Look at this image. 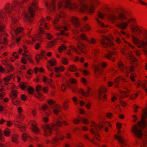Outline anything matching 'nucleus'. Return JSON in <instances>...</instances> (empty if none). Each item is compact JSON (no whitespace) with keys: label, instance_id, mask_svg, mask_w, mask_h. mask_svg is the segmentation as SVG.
<instances>
[{"label":"nucleus","instance_id":"4c0bfd02","mask_svg":"<svg viewBox=\"0 0 147 147\" xmlns=\"http://www.w3.org/2000/svg\"><path fill=\"white\" fill-rule=\"evenodd\" d=\"M3 133L5 136L9 137L10 135L11 131L9 129L7 128L4 130Z\"/></svg>","mask_w":147,"mask_h":147},{"label":"nucleus","instance_id":"f8f14e48","mask_svg":"<svg viewBox=\"0 0 147 147\" xmlns=\"http://www.w3.org/2000/svg\"><path fill=\"white\" fill-rule=\"evenodd\" d=\"M91 133L95 135V137L97 141H99L100 140V135L96 133L97 131V126L96 124L93 121L91 122V125L90 129Z\"/></svg>","mask_w":147,"mask_h":147},{"label":"nucleus","instance_id":"13d9d810","mask_svg":"<svg viewBox=\"0 0 147 147\" xmlns=\"http://www.w3.org/2000/svg\"><path fill=\"white\" fill-rule=\"evenodd\" d=\"M19 123H18V124L19 125V126H16V127H18L19 128L20 130L22 132H24L26 131V128L25 126L20 125L19 124Z\"/></svg>","mask_w":147,"mask_h":147},{"label":"nucleus","instance_id":"6ab92c4d","mask_svg":"<svg viewBox=\"0 0 147 147\" xmlns=\"http://www.w3.org/2000/svg\"><path fill=\"white\" fill-rule=\"evenodd\" d=\"M30 124L31 125V129L32 131L36 134H37L40 131L39 129L37 126V123L35 121H32Z\"/></svg>","mask_w":147,"mask_h":147},{"label":"nucleus","instance_id":"72a5a7b5","mask_svg":"<svg viewBox=\"0 0 147 147\" xmlns=\"http://www.w3.org/2000/svg\"><path fill=\"white\" fill-rule=\"evenodd\" d=\"M79 38L83 40H86L87 41L88 37L84 33H82L79 36Z\"/></svg>","mask_w":147,"mask_h":147},{"label":"nucleus","instance_id":"c03bdc74","mask_svg":"<svg viewBox=\"0 0 147 147\" xmlns=\"http://www.w3.org/2000/svg\"><path fill=\"white\" fill-rule=\"evenodd\" d=\"M36 97L37 98L40 100L41 101L44 98V96L42 93L38 92L36 96Z\"/></svg>","mask_w":147,"mask_h":147},{"label":"nucleus","instance_id":"f257e3e1","mask_svg":"<svg viewBox=\"0 0 147 147\" xmlns=\"http://www.w3.org/2000/svg\"><path fill=\"white\" fill-rule=\"evenodd\" d=\"M113 12L115 13H120L117 15L114 13L109 15L108 17V19L113 23H115L117 20H125L118 23L116 24V26L122 30H125L129 25L132 32L140 34L142 33V35L138 37L132 35V41L138 48H144L147 46V29L137 25V20L134 17L130 16L128 18L123 7L119 6L115 8Z\"/></svg>","mask_w":147,"mask_h":147},{"label":"nucleus","instance_id":"4d7b16f0","mask_svg":"<svg viewBox=\"0 0 147 147\" xmlns=\"http://www.w3.org/2000/svg\"><path fill=\"white\" fill-rule=\"evenodd\" d=\"M27 90L28 92L30 94H33L34 92V89L30 86H28Z\"/></svg>","mask_w":147,"mask_h":147},{"label":"nucleus","instance_id":"f03ea898","mask_svg":"<svg viewBox=\"0 0 147 147\" xmlns=\"http://www.w3.org/2000/svg\"><path fill=\"white\" fill-rule=\"evenodd\" d=\"M72 0H44L46 8L49 12L56 11L57 2L58 10L63 8H68L70 10L79 9L81 12L87 11L89 15L94 13L95 9L100 4L99 0H77V2L71 3Z\"/></svg>","mask_w":147,"mask_h":147},{"label":"nucleus","instance_id":"8fccbe9b","mask_svg":"<svg viewBox=\"0 0 147 147\" xmlns=\"http://www.w3.org/2000/svg\"><path fill=\"white\" fill-rule=\"evenodd\" d=\"M49 114L48 113H46V117H43L42 118L43 121L45 123H47L49 121Z\"/></svg>","mask_w":147,"mask_h":147},{"label":"nucleus","instance_id":"a211bd4d","mask_svg":"<svg viewBox=\"0 0 147 147\" xmlns=\"http://www.w3.org/2000/svg\"><path fill=\"white\" fill-rule=\"evenodd\" d=\"M123 89L125 90V91H122L121 90H119L120 93L119 96L121 99L124 97H127L129 94L130 91L125 86L123 88Z\"/></svg>","mask_w":147,"mask_h":147},{"label":"nucleus","instance_id":"58836bf2","mask_svg":"<svg viewBox=\"0 0 147 147\" xmlns=\"http://www.w3.org/2000/svg\"><path fill=\"white\" fill-rule=\"evenodd\" d=\"M18 94V92L15 90H13L11 91L10 94V96L12 99L14 98V97H16Z\"/></svg>","mask_w":147,"mask_h":147},{"label":"nucleus","instance_id":"dca6fc26","mask_svg":"<svg viewBox=\"0 0 147 147\" xmlns=\"http://www.w3.org/2000/svg\"><path fill=\"white\" fill-rule=\"evenodd\" d=\"M55 28L58 30H60V34L61 35H65L66 36H68L69 35L68 33H65L64 31H66L68 30V28L66 26H62L61 25H57L54 26Z\"/></svg>","mask_w":147,"mask_h":147},{"label":"nucleus","instance_id":"79ce46f5","mask_svg":"<svg viewBox=\"0 0 147 147\" xmlns=\"http://www.w3.org/2000/svg\"><path fill=\"white\" fill-rule=\"evenodd\" d=\"M66 49V45L65 44H63L59 47L58 50L59 53H61L63 51L65 50Z\"/></svg>","mask_w":147,"mask_h":147},{"label":"nucleus","instance_id":"5fc2aeb1","mask_svg":"<svg viewBox=\"0 0 147 147\" xmlns=\"http://www.w3.org/2000/svg\"><path fill=\"white\" fill-rule=\"evenodd\" d=\"M98 18H99L101 19H103L105 18V14L101 12H99L98 13Z\"/></svg>","mask_w":147,"mask_h":147},{"label":"nucleus","instance_id":"49530a36","mask_svg":"<svg viewBox=\"0 0 147 147\" xmlns=\"http://www.w3.org/2000/svg\"><path fill=\"white\" fill-rule=\"evenodd\" d=\"M49 63L51 66H55L57 65V61L55 59H52L49 61Z\"/></svg>","mask_w":147,"mask_h":147},{"label":"nucleus","instance_id":"7c9ffc66","mask_svg":"<svg viewBox=\"0 0 147 147\" xmlns=\"http://www.w3.org/2000/svg\"><path fill=\"white\" fill-rule=\"evenodd\" d=\"M14 70L13 67L10 65H8L5 69V71L7 73H9L13 71Z\"/></svg>","mask_w":147,"mask_h":147},{"label":"nucleus","instance_id":"f704fd0d","mask_svg":"<svg viewBox=\"0 0 147 147\" xmlns=\"http://www.w3.org/2000/svg\"><path fill=\"white\" fill-rule=\"evenodd\" d=\"M83 137L84 139L88 140L94 144L96 145L97 144L95 142L94 140L90 138L88 134H85L83 136Z\"/></svg>","mask_w":147,"mask_h":147},{"label":"nucleus","instance_id":"473e14b6","mask_svg":"<svg viewBox=\"0 0 147 147\" xmlns=\"http://www.w3.org/2000/svg\"><path fill=\"white\" fill-rule=\"evenodd\" d=\"M105 57L107 59L112 60L113 62L115 61V58L112 57L110 52L105 54Z\"/></svg>","mask_w":147,"mask_h":147},{"label":"nucleus","instance_id":"ddd939ff","mask_svg":"<svg viewBox=\"0 0 147 147\" xmlns=\"http://www.w3.org/2000/svg\"><path fill=\"white\" fill-rule=\"evenodd\" d=\"M118 66L119 69L121 71H123L124 70L127 73L129 72H131L134 70V67L131 66L129 67H125L124 64L121 62H119L118 63Z\"/></svg>","mask_w":147,"mask_h":147},{"label":"nucleus","instance_id":"423d86ee","mask_svg":"<svg viewBox=\"0 0 147 147\" xmlns=\"http://www.w3.org/2000/svg\"><path fill=\"white\" fill-rule=\"evenodd\" d=\"M113 39V37H108L104 35L101 36L100 40V42L104 48L109 47L111 48L112 51H110L111 56L116 55L117 53L116 49L114 47L115 45L113 43L111 40Z\"/></svg>","mask_w":147,"mask_h":147},{"label":"nucleus","instance_id":"9b49d317","mask_svg":"<svg viewBox=\"0 0 147 147\" xmlns=\"http://www.w3.org/2000/svg\"><path fill=\"white\" fill-rule=\"evenodd\" d=\"M23 50L24 53L22 54V56L24 57H26L30 61H32L31 55L27 49V47L26 46L23 45L22 47L20 48L18 53L20 54L22 53Z\"/></svg>","mask_w":147,"mask_h":147},{"label":"nucleus","instance_id":"a18cd8bd","mask_svg":"<svg viewBox=\"0 0 147 147\" xmlns=\"http://www.w3.org/2000/svg\"><path fill=\"white\" fill-rule=\"evenodd\" d=\"M61 62L63 64L66 65L69 63V60L65 57H63L61 59Z\"/></svg>","mask_w":147,"mask_h":147},{"label":"nucleus","instance_id":"bf43d9fd","mask_svg":"<svg viewBox=\"0 0 147 147\" xmlns=\"http://www.w3.org/2000/svg\"><path fill=\"white\" fill-rule=\"evenodd\" d=\"M77 90L79 93L81 94L82 95L85 96V92L84 90H83L82 89L80 88L78 89H77Z\"/></svg>","mask_w":147,"mask_h":147},{"label":"nucleus","instance_id":"c756f323","mask_svg":"<svg viewBox=\"0 0 147 147\" xmlns=\"http://www.w3.org/2000/svg\"><path fill=\"white\" fill-rule=\"evenodd\" d=\"M61 110V106L58 105H56L54 107L53 112L55 114H57Z\"/></svg>","mask_w":147,"mask_h":147},{"label":"nucleus","instance_id":"603ef678","mask_svg":"<svg viewBox=\"0 0 147 147\" xmlns=\"http://www.w3.org/2000/svg\"><path fill=\"white\" fill-rule=\"evenodd\" d=\"M83 28L84 30L86 31H88L91 29V28L90 25L88 24H85L83 27Z\"/></svg>","mask_w":147,"mask_h":147},{"label":"nucleus","instance_id":"680f3d73","mask_svg":"<svg viewBox=\"0 0 147 147\" xmlns=\"http://www.w3.org/2000/svg\"><path fill=\"white\" fill-rule=\"evenodd\" d=\"M67 88V86L65 84H62L61 86V90L62 92L65 91Z\"/></svg>","mask_w":147,"mask_h":147},{"label":"nucleus","instance_id":"e2e57ef3","mask_svg":"<svg viewBox=\"0 0 147 147\" xmlns=\"http://www.w3.org/2000/svg\"><path fill=\"white\" fill-rule=\"evenodd\" d=\"M82 121L83 123L86 124H88L89 123V121L88 119L86 118H82Z\"/></svg>","mask_w":147,"mask_h":147},{"label":"nucleus","instance_id":"5701e85b","mask_svg":"<svg viewBox=\"0 0 147 147\" xmlns=\"http://www.w3.org/2000/svg\"><path fill=\"white\" fill-rule=\"evenodd\" d=\"M107 88L106 87L104 86H101L98 91V99H101V96L102 95V94L107 92Z\"/></svg>","mask_w":147,"mask_h":147},{"label":"nucleus","instance_id":"f3484780","mask_svg":"<svg viewBox=\"0 0 147 147\" xmlns=\"http://www.w3.org/2000/svg\"><path fill=\"white\" fill-rule=\"evenodd\" d=\"M69 20L75 27H78L79 26L80 24V20L78 17L75 16H72L70 18Z\"/></svg>","mask_w":147,"mask_h":147},{"label":"nucleus","instance_id":"4be33fe9","mask_svg":"<svg viewBox=\"0 0 147 147\" xmlns=\"http://www.w3.org/2000/svg\"><path fill=\"white\" fill-rule=\"evenodd\" d=\"M77 47L79 50L82 53H85L86 51V47L84 43L80 42L77 44Z\"/></svg>","mask_w":147,"mask_h":147},{"label":"nucleus","instance_id":"9d476101","mask_svg":"<svg viewBox=\"0 0 147 147\" xmlns=\"http://www.w3.org/2000/svg\"><path fill=\"white\" fill-rule=\"evenodd\" d=\"M2 22L0 24V44H5L7 42V39L8 34L3 32L5 26Z\"/></svg>","mask_w":147,"mask_h":147},{"label":"nucleus","instance_id":"a19ab883","mask_svg":"<svg viewBox=\"0 0 147 147\" xmlns=\"http://www.w3.org/2000/svg\"><path fill=\"white\" fill-rule=\"evenodd\" d=\"M19 86L20 88L24 90L26 87L28 86V85L26 83L22 82L19 84Z\"/></svg>","mask_w":147,"mask_h":147},{"label":"nucleus","instance_id":"412c9836","mask_svg":"<svg viewBox=\"0 0 147 147\" xmlns=\"http://www.w3.org/2000/svg\"><path fill=\"white\" fill-rule=\"evenodd\" d=\"M24 118V115L22 113L18 114V116L16 117L15 119L13 121V122L15 126H19L18 123H20V121L19 119L23 120Z\"/></svg>","mask_w":147,"mask_h":147},{"label":"nucleus","instance_id":"b1692460","mask_svg":"<svg viewBox=\"0 0 147 147\" xmlns=\"http://www.w3.org/2000/svg\"><path fill=\"white\" fill-rule=\"evenodd\" d=\"M115 138L119 141L121 146L122 147L127 145L126 142L124 141L121 136L120 135L117 136L115 135Z\"/></svg>","mask_w":147,"mask_h":147},{"label":"nucleus","instance_id":"a878e982","mask_svg":"<svg viewBox=\"0 0 147 147\" xmlns=\"http://www.w3.org/2000/svg\"><path fill=\"white\" fill-rule=\"evenodd\" d=\"M93 91L92 89L90 87L87 86L86 89L85 96L90 97L93 95Z\"/></svg>","mask_w":147,"mask_h":147},{"label":"nucleus","instance_id":"338daca9","mask_svg":"<svg viewBox=\"0 0 147 147\" xmlns=\"http://www.w3.org/2000/svg\"><path fill=\"white\" fill-rule=\"evenodd\" d=\"M99 52V50L98 49H94L92 50V53L95 56H96Z\"/></svg>","mask_w":147,"mask_h":147},{"label":"nucleus","instance_id":"37998d69","mask_svg":"<svg viewBox=\"0 0 147 147\" xmlns=\"http://www.w3.org/2000/svg\"><path fill=\"white\" fill-rule=\"evenodd\" d=\"M81 118V117L80 116H78L77 118H75L73 120V123L76 125L79 124L80 122Z\"/></svg>","mask_w":147,"mask_h":147},{"label":"nucleus","instance_id":"864d4df0","mask_svg":"<svg viewBox=\"0 0 147 147\" xmlns=\"http://www.w3.org/2000/svg\"><path fill=\"white\" fill-rule=\"evenodd\" d=\"M97 126V128L98 127L100 130L102 129L105 126V123L103 122H102L99 123L98 126L96 124Z\"/></svg>","mask_w":147,"mask_h":147},{"label":"nucleus","instance_id":"7ed1b4c3","mask_svg":"<svg viewBox=\"0 0 147 147\" xmlns=\"http://www.w3.org/2000/svg\"><path fill=\"white\" fill-rule=\"evenodd\" d=\"M19 18L16 17H11L10 25V27L11 29L10 33L12 39L16 43H18L20 41L22 37V36L18 35V33L22 32L24 30V28L22 27L17 28L19 25L18 20Z\"/></svg>","mask_w":147,"mask_h":147},{"label":"nucleus","instance_id":"bb28decb","mask_svg":"<svg viewBox=\"0 0 147 147\" xmlns=\"http://www.w3.org/2000/svg\"><path fill=\"white\" fill-rule=\"evenodd\" d=\"M19 136L18 134H13L11 137V140L13 142L18 144V139Z\"/></svg>","mask_w":147,"mask_h":147},{"label":"nucleus","instance_id":"393cba45","mask_svg":"<svg viewBox=\"0 0 147 147\" xmlns=\"http://www.w3.org/2000/svg\"><path fill=\"white\" fill-rule=\"evenodd\" d=\"M66 16V13L64 12H61L56 17L55 19L54 20L53 23L57 24L59 22V19L61 18L65 17Z\"/></svg>","mask_w":147,"mask_h":147},{"label":"nucleus","instance_id":"20e7f679","mask_svg":"<svg viewBox=\"0 0 147 147\" xmlns=\"http://www.w3.org/2000/svg\"><path fill=\"white\" fill-rule=\"evenodd\" d=\"M62 124L65 126H68L69 124L65 121L62 122L59 120L56 121V123H51L45 124L42 126L44 135L46 137L50 136L53 133L54 130L57 129L59 127L62 126Z\"/></svg>","mask_w":147,"mask_h":147},{"label":"nucleus","instance_id":"aec40b11","mask_svg":"<svg viewBox=\"0 0 147 147\" xmlns=\"http://www.w3.org/2000/svg\"><path fill=\"white\" fill-rule=\"evenodd\" d=\"M120 81H121L123 82H125L126 81V79L122 76H119L116 78L115 80V82L116 84L115 85L116 88H118V84Z\"/></svg>","mask_w":147,"mask_h":147},{"label":"nucleus","instance_id":"c9c22d12","mask_svg":"<svg viewBox=\"0 0 147 147\" xmlns=\"http://www.w3.org/2000/svg\"><path fill=\"white\" fill-rule=\"evenodd\" d=\"M13 76V75H11L6 77L4 78L3 82L5 83V84H8V82L11 80Z\"/></svg>","mask_w":147,"mask_h":147},{"label":"nucleus","instance_id":"6e6552de","mask_svg":"<svg viewBox=\"0 0 147 147\" xmlns=\"http://www.w3.org/2000/svg\"><path fill=\"white\" fill-rule=\"evenodd\" d=\"M32 28H30L28 29V36L29 37L31 40H30L28 43L29 44L30 43H34L36 42L37 39L38 40V42L36 45L35 48L36 50H38L40 47V45L42 42L43 38L42 37L43 34H39V32L37 35L34 34L32 36H30L29 33H30Z\"/></svg>","mask_w":147,"mask_h":147},{"label":"nucleus","instance_id":"052dcab7","mask_svg":"<svg viewBox=\"0 0 147 147\" xmlns=\"http://www.w3.org/2000/svg\"><path fill=\"white\" fill-rule=\"evenodd\" d=\"M63 107L64 109L66 110L69 107V105L67 102H64L63 105Z\"/></svg>","mask_w":147,"mask_h":147},{"label":"nucleus","instance_id":"0e129e2a","mask_svg":"<svg viewBox=\"0 0 147 147\" xmlns=\"http://www.w3.org/2000/svg\"><path fill=\"white\" fill-rule=\"evenodd\" d=\"M139 94V92H138L136 93V94H134L133 95H132L131 96H130V98L131 99H134L136 98L137 96Z\"/></svg>","mask_w":147,"mask_h":147},{"label":"nucleus","instance_id":"0eeeda50","mask_svg":"<svg viewBox=\"0 0 147 147\" xmlns=\"http://www.w3.org/2000/svg\"><path fill=\"white\" fill-rule=\"evenodd\" d=\"M37 8V3L34 2L31 3L29 7L28 11H26L24 12V18L26 21L31 22L33 21V18L35 15L34 12Z\"/></svg>","mask_w":147,"mask_h":147},{"label":"nucleus","instance_id":"09e8293b","mask_svg":"<svg viewBox=\"0 0 147 147\" xmlns=\"http://www.w3.org/2000/svg\"><path fill=\"white\" fill-rule=\"evenodd\" d=\"M28 138H30V139H32L26 133H24L22 134V139L23 141H26Z\"/></svg>","mask_w":147,"mask_h":147},{"label":"nucleus","instance_id":"69168bd1","mask_svg":"<svg viewBox=\"0 0 147 147\" xmlns=\"http://www.w3.org/2000/svg\"><path fill=\"white\" fill-rule=\"evenodd\" d=\"M144 83L145 85V83L144 82L142 83L139 80H138L137 82V85L136 86L138 88H139L142 85V84Z\"/></svg>","mask_w":147,"mask_h":147},{"label":"nucleus","instance_id":"774afa93","mask_svg":"<svg viewBox=\"0 0 147 147\" xmlns=\"http://www.w3.org/2000/svg\"><path fill=\"white\" fill-rule=\"evenodd\" d=\"M81 82L85 85H86L87 84V82L86 79L84 78H82L81 79Z\"/></svg>","mask_w":147,"mask_h":147},{"label":"nucleus","instance_id":"2eb2a0df","mask_svg":"<svg viewBox=\"0 0 147 147\" xmlns=\"http://www.w3.org/2000/svg\"><path fill=\"white\" fill-rule=\"evenodd\" d=\"M121 53L124 55H125L127 59H129L130 62H134L136 61V59L133 55L131 53L127 52L124 49L121 50Z\"/></svg>","mask_w":147,"mask_h":147},{"label":"nucleus","instance_id":"4468645a","mask_svg":"<svg viewBox=\"0 0 147 147\" xmlns=\"http://www.w3.org/2000/svg\"><path fill=\"white\" fill-rule=\"evenodd\" d=\"M69 81L74 85H70L69 84H67V86L69 88L71 89V91L74 93H76L77 91L78 86L76 84L78 82L76 79L74 78H72L69 79Z\"/></svg>","mask_w":147,"mask_h":147},{"label":"nucleus","instance_id":"2f4dec72","mask_svg":"<svg viewBox=\"0 0 147 147\" xmlns=\"http://www.w3.org/2000/svg\"><path fill=\"white\" fill-rule=\"evenodd\" d=\"M68 70L72 72H75L77 71V69L76 66L74 65H71L68 66Z\"/></svg>","mask_w":147,"mask_h":147},{"label":"nucleus","instance_id":"3c124183","mask_svg":"<svg viewBox=\"0 0 147 147\" xmlns=\"http://www.w3.org/2000/svg\"><path fill=\"white\" fill-rule=\"evenodd\" d=\"M57 39H56L50 42L48 45V47L49 48H51L53 45H54L55 44Z\"/></svg>","mask_w":147,"mask_h":147},{"label":"nucleus","instance_id":"39448f33","mask_svg":"<svg viewBox=\"0 0 147 147\" xmlns=\"http://www.w3.org/2000/svg\"><path fill=\"white\" fill-rule=\"evenodd\" d=\"M15 7V6H13L11 3L7 2L5 3L4 8L0 9V24L4 21H6L7 20V14L10 16Z\"/></svg>","mask_w":147,"mask_h":147},{"label":"nucleus","instance_id":"e433bc0d","mask_svg":"<svg viewBox=\"0 0 147 147\" xmlns=\"http://www.w3.org/2000/svg\"><path fill=\"white\" fill-rule=\"evenodd\" d=\"M95 19L97 21L98 25L102 27L103 28H107L108 27V26L105 25L103 22H101L98 18H96Z\"/></svg>","mask_w":147,"mask_h":147},{"label":"nucleus","instance_id":"ea45409f","mask_svg":"<svg viewBox=\"0 0 147 147\" xmlns=\"http://www.w3.org/2000/svg\"><path fill=\"white\" fill-rule=\"evenodd\" d=\"M122 39L125 43V45L126 47H129L132 49H134L135 47L132 44L129 42L126 41V40H125V39L123 38H122Z\"/></svg>","mask_w":147,"mask_h":147},{"label":"nucleus","instance_id":"cd10ccee","mask_svg":"<svg viewBox=\"0 0 147 147\" xmlns=\"http://www.w3.org/2000/svg\"><path fill=\"white\" fill-rule=\"evenodd\" d=\"M94 69L96 76L99 77L98 74H99L100 72V67L99 64H95L94 65Z\"/></svg>","mask_w":147,"mask_h":147},{"label":"nucleus","instance_id":"1a4fd4ad","mask_svg":"<svg viewBox=\"0 0 147 147\" xmlns=\"http://www.w3.org/2000/svg\"><path fill=\"white\" fill-rule=\"evenodd\" d=\"M51 18L49 16H47L45 19L42 18L40 22V26H39V33L44 34L45 32L44 29L43 27L47 30H49V24H47L45 21L50 20Z\"/></svg>","mask_w":147,"mask_h":147},{"label":"nucleus","instance_id":"6e6d98bb","mask_svg":"<svg viewBox=\"0 0 147 147\" xmlns=\"http://www.w3.org/2000/svg\"><path fill=\"white\" fill-rule=\"evenodd\" d=\"M59 140V139L57 137L55 136L52 140L51 143L53 144H55Z\"/></svg>","mask_w":147,"mask_h":147},{"label":"nucleus","instance_id":"c85d7f7f","mask_svg":"<svg viewBox=\"0 0 147 147\" xmlns=\"http://www.w3.org/2000/svg\"><path fill=\"white\" fill-rule=\"evenodd\" d=\"M65 67L63 65H61L59 67H55L54 71L56 73L59 72H63L65 70Z\"/></svg>","mask_w":147,"mask_h":147},{"label":"nucleus","instance_id":"de8ad7c7","mask_svg":"<svg viewBox=\"0 0 147 147\" xmlns=\"http://www.w3.org/2000/svg\"><path fill=\"white\" fill-rule=\"evenodd\" d=\"M87 42L92 44H95L97 42L96 40L94 38H91L90 39H88Z\"/></svg>","mask_w":147,"mask_h":147}]
</instances>
